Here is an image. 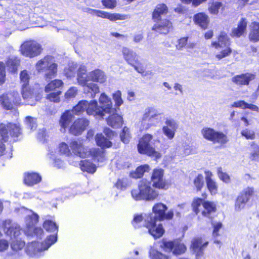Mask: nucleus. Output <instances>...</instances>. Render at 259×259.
Returning <instances> with one entry per match:
<instances>
[{
	"label": "nucleus",
	"instance_id": "obj_1",
	"mask_svg": "<svg viewBox=\"0 0 259 259\" xmlns=\"http://www.w3.org/2000/svg\"><path fill=\"white\" fill-rule=\"evenodd\" d=\"M168 8L164 3L157 4L152 13V19L154 23L151 30L162 35H166L174 29L172 22L167 18L162 19V16L167 15Z\"/></svg>",
	"mask_w": 259,
	"mask_h": 259
},
{
	"label": "nucleus",
	"instance_id": "obj_2",
	"mask_svg": "<svg viewBox=\"0 0 259 259\" xmlns=\"http://www.w3.org/2000/svg\"><path fill=\"white\" fill-rule=\"evenodd\" d=\"M22 134V129L19 123H0V156L3 155L6 150L4 143L11 141L16 142Z\"/></svg>",
	"mask_w": 259,
	"mask_h": 259
},
{
	"label": "nucleus",
	"instance_id": "obj_3",
	"mask_svg": "<svg viewBox=\"0 0 259 259\" xmlns=\"http://www.w3.org/2000/svg\"><path fill=\"white\" fill-rule=\"evenodd\" d=\"M151 186L150 182L142 179L138 183V188L132 190L133 198L136 201L144 200L153 201L159 198L158 192Z\"/></svg>",
	"mask_w": 259,
	"mask_h": 259
},
{
	"label": "nucleus",
	"instance_id": "obj_4",
	"mask_svg": "<svg viewBox=\"0 0 259 259\" xmlns=\"http://www.w3.org/2000/svg\"><path fill=\"white\" fill-rule=\"evenodd\" d=\"M36 69L38 72H45L44 77L46 80L55 77L58 72V64L54 60V57L47 55L39 59L35 64Z\"/></svg>",
	"mask_w": 259,
	"mask_h": 259
},
{
	"label": "nucleus",
	"instance_id": "obj_5",
	"mask_svg": "<svg viewBox=\"0 0 259 259\" xmlns=\"http://www.w3.org/2000/svg\"><path fill=\"white\" fill-rule=\"evenodd\" d=\"M202 205L203 210L201 211L203 217L212 220L211 215L217 211V205L215 202L208 200H204L199 197L194 198L191 203V207L193 212L198 215L200 212V206Z\"/></svg>",
	"mask_w": 259,
	"mask_h": 259
},
{
	"label": "nucleus",
	"instance_id": "obj_6",
	"mask_svg": "<svg viewBox=\"0 0 259 259\" xmlns=\"http://www.w3.org/2000/svg\"><path fill=\"white\" fill-rule=\"evenodd\" d=\"M217 41H213L211 42V46L214 47L216 49L222 47L224 45L225 48L222 50L215 56V57L219 61L223 58L230 56L232 53L233 50L231 48V41L227 33L225 31H221L217 36Z\"/></svg>",
	"mask_w": 259,
	"mask_h": 259
},
{
	"label": "nucleus",
	"instance_id": "obj_7",
	"mask_svg": "<svg viewBox=\"0 0 259 259\" xmlns=\"http://www.w3.org/2000/svg\"><path fill=\"white\" fill-rule=\"evenodd\" d=\"M153 136L150 134H144L141 137L137 144V150L141 154L147 155L148 156L159 159L161 157L160 153L156 151L155 149L151 145Z\"/></svg>",
	"mask_w": 259,
	"mask_h": 259
},
{
	"label": "nucleus",
	"instance_id": "obj_8",
	"mask_svg": "<svg viewBox=\"0 0 259 259\" xmlns=\"http://www.w3.org/2000/svg\"><path fill=\"white\" fill-rule=\"evenodd\" d=\"M90 80L87 75V69L84 66H80L77 70V81L78 83L84 88L86 94H90L94 98L96 95L99 93V88L94 83H88Z\"/></svg>",
	"mask_w": 259,
	"mask_h": 259
},
{
	"label": "nucleus",
	"instance_id": "obj_9",
	"mask_svg": "<svg viewBox=\"0 0 259 259\" xmlns=\"http://www.w3.org/2000/svg\"><path fill=\"white\" fill-rule=\"evenodd\" d=\"M160 247L165 252H171L176 256L183 255L187 250L186 245L179 239L172 240L162 239Z\"/></svg>",
	"mask_w": 259,
	"mask_h": 259
},
{
	"label": "nucleus",
	"instance_id": "obj_10",
	"mask_svg": "<svg viewBox=\"0 0 259 259\" xmlns=\"http://www.w3.org/2000/svg\"><path fill=\"white\" fill-rule=\"evenodd\" d=\"M20 54L29 58L40 55L43 51L42 46L34 39H28L23 42L20 47Z\"/></svg>",
	"mask_w": 259,
	"mask_h": 259
},
{
	"label": "nucleus",
	"instance_id": "obj_11",
	"mask_svg": "<svg viewBox=\"0 0 259 259\" xmlns=\"http://www.w3.org/2000/svg\"><path fill=\"white\" fill-rule=\"evenodd\" d=\"M0 104L5 110H11L22 105L21 98L17 91L5 93L0 95Z\"/></svg>",
	"mask_w": 259,
	"mask_h": 259
},
{
	"label": "nucleus",
	"instance_id": "obj_12",
	"mask_svg": "<svg viewBox=\"0 0 259 259\" xmlns=\"http://www.w3.org/2000/svg\"><path fill=\"white\" fill-rule=\"evenodd\" d=\"M122 53L126 63L133 67L135 70L141 74L146 72L145 68L139 59V56L136 52L126 47H123Z\"/></svg>",
	"mask_w": 259,
	"mask_h": 259
},
{
	"label": "nucleus",
	"instance_id": "obj_13",
	"mask_svg": "<svg viewBox=\"0 0 259 259\" xmlns=\"http://www.w3.org/2000/svg\"><path fill=\"white\" fill-rule=\"evenodd\" d=\"M203 137L214 144L225 145L229 141L227 136L224 133L217 131L213 128L205 127L201 130Z\"/></svg>",
	"mask_w": 259,
	"mask_h": 259
},
{
	"label": "nucleus",
	"instance_id": "obj_14",
	"mask_svg": "<svg viewBox=\"0 0 259 259\" xmlns=\"http://www.w3.org/2000/svg\"><path fill=\"white\" fill-rule=\"evenodd\" d=\"M164 171L161 168H154L151 174L150 181L153 188L161 190H166L170 184L164 177Z\"/></svg>",
	"mask_w": 259,
	"mask_h": 259
},
{
	"label": "nucleus",
	"instance_id": "obj_15",
	"mask_svg": "<svg viewBox=\"0 0 259 259\" xmlns=\"http://www.w3.org/2000/svg\"><path fill=\"white\" fill-rule=\"evenodd\" d=\"M157 221L153 215L150 214L145 219L144 225V226L148 229L149 233L155 239L161 237L165 232L161 224L156 225Z\"/></svg>",
	"mask_w": 259,
	"mask_h": 259
},
{
	"label": "nucleus",
	"instance_id": "obj_16",
	"mask_svg": "<svg viewBox=\"0 0 259 259\" xmlns=\"http://www.w3.org/2000/svg\"><path fill=\"white\" fill-rule=\"evenodd\" d=\"M255 191L252 187H247L244 189L237 197L234 204L235 210L240 211L245 207L246 204L250 199L255 196Z\"/></svg>",
	"mask_w": 259,
	"mask_h": 259
},
{
	"label": "nucleus",
	"instance_id": "obj_17",
	"mask_svg": "<svg viewBox=\"0 0 259 259\" xmlns=\"http://www.w3.org/2000/svg\"><path fill=\"white\" fill-rule=\"evenodd\" d=\"M167 209L166 205L162 203L155 204L152 207V211L155 214L153 217L155 218V220L162 221L165 220H171L174 217V211L170 210L166 213Z\"/></svg>",
	"mask_w": 259,
	"mask_h": 259
},
{
	"label": "nucleus",
	"instance_id": "obj_18",
	"mask_svg": "<svg viewBox=\"0 0 259 259\" xmlns=\"http://www.w3.org/2000/svg\"><path fill=\"white\" fill-rule=\"evenodd\" d=\"M89 124L90 121L87 118H78L69 127V133L75 136L80 135L87 128Z\"/></svg>",
	"mask_w": 259,
	"mask_h": 259
},
{
	"label": "nucleus",
	"instance_id": "obj_19",
	"mask_svg": "<svg viewBox=\"0 0 259 259\" xmlns=\"http://www.w3.org/2000/svg\"><path fill=\"white\" fill-rule=\"evenodd\" d=\"M208 244V241L203 242L201 237H195L192 241L190 249L196 259H201L204 255V248Z\"/></svg>",
	"mask_w": 259,
	"mask_h": 259
},
{
	"label": "nucleus",
	"instance_id": "obj_20",
	"mask_svg": "<svg viewBox=\"0 0 259 259\" xmlns=\"http://www.w3.org/2000/svg\"><path fill=\"white\" fill-rule=\"evenodd\" d=\"M69 147L72 155L74 154L82 158H87L88 156L87 155L88 148L84 146L82 139H77L71 140L69 143Z\"/></svg>",
	"mask_w": 259,
	"mask_h": 259
},
{
	"label": "nucleus",
	"instance_id": "obj_21",
	"mask_svg": "<svg viewBox=\"0 0 259 259\" xmlns=\"http://www.w3.org/2000/svg\"><path fill=\"white\" fill-rule=\"evenodd\" d=\"M158 115L157 111L154 108L152 107L147 108L141 120L142 130H147L152 126L153 125V119Z\"/></svg>",
	"mask_w": 259,
	"mask_h": 259
},
{
	"label": "nucleus",
	"instance_id": "obj_22",
	"mask_svg": "<svg viewBox=\"0 0 259 259\" xmlns=\"http://www.w3.org/2000/svg\"><path fill=\"white\" fill-rule=\"evenodd\" d=\"M2 228L5 234L11 237L16 238L21 233V228L17 225L12 224L11 221L9 220H6L3 222Z\"/></svg>",
	"mask_w": 259,
	"mask_h": 259
},
{
	"label": "nucleus",
	"instance_id": "obj_23",
	"mask_svg": "<svg viewBox=\"0 0 259 259\" xmlns=\"http://www.w3.org/2000/svg\"><path fill=\"white\" fill-rule=\"evenodd\" d=\"M255 78V74L245 73L236 75L232 78V81L237 85H248L251 80Z\"/></svg>",
	"mask_w": 259,
	"mask_h": 259
},
{
	"label": "nucleus",
	"instance_id": "obj_24",
	"mask_svg": "<svg viewBox=\"0 0 259 259\" xmlns=\"http://www.w3.org/2000/svg\"><path fill=\"white\" fill-rule=\"evenodd\" d=\"M87 113L89 115H93L103 118L105 113L103 109V107L98 105L96 100H92L89 103L88 102Z\"/></svg>",
	"mask_w": 259,
	"mask_h": 259
},
{
	"label": "nucleus",
	"instance_id": "obj_25",
	"mask_svg": "<svg viewBox=\"0 0 259 259\" xmlns=\"http://www.w3.org/2000/svg\"><path fill=\"white\" fill-rule=\"evenodd\" d=\"M194 24L203 30L207 29L209 27L210 20L208 16L204 12H199L195 14L193 17Z\"/></svg>",
	"mask_w": 259,
	"mask_h": 259
},
{
	"label": "nucleus",
	"instance_id": "obj_26",
	"mask_svg": "<svg viewBox=\"0 0 259 259\" xmlns=\"http://www.w3.org/2000/svg\"><path fill=\"white\" fill-rule=\"evenodd\" d=\"M91 10L97 17L104 19H107L111 21L123 20L126 18V15H121L118 13H110L107 12L95 9H91Z\"/></svg>",
	"mask_w": 259,
	"mask_h": 259
},
{
	"label": "nucleus",
	"instance_id": "obj_27",
	"mask_svg": "<svg viewBox=\"0 0 259 259\" xmlns=\"http://www.w3.org/2000/svg\"><path fill=\"white\" fill-rule=\"evenodd\" d=\"M105 151L99 148L88 149L87 157H91L92 160L96 162H102L105 159Z\"/></svg>",
	"mask_w": 259,
	"mask_h": 259
},
{
	"label": "nucleus",
	"instance_id": "obj_28",
	"mask_svg": "<svg viewBox=\"0 0 259 259\" xmlns=\"http://www.w3.org/2000/svg\"><path fill=\"white\" fill-rule=\"evenodd\" d=\"M110 115L106 119L107 124L113 128L121 127L123 124V119L121 115L115 112Z\"/></svg>",
	"mask_w": 259,
	"mask_h": 259
},
{
	"label": "nucleus",
	"instance_id": "obj_29",
	"mask_svg": "<svg viewBox=\"0 0 259 259\" xmlns=\"http://www.w3.org/2000/svg\"><path fill=\"white\" fill-rule=\"evenodd\" d=\"M204 173L206 187L211 195H215L218 193V185L217 183L212 179V174L209 170H205Z\"/></svg>",
	"mask_w": 259,
	"mask_h": 259
},
{
	"label": "nucleus",
	"instance_id": "obj_30",
	"mask_svg": "<svg viewBox=\"0 0 259 259\" xmlns=\"http://www.w3.org/2000/svg\"><path fill=\"white\" fill-rule=\"evenodd\" d=\"M248 22L245 18H241L239 21L237 27L232 30L231 35L233 37L239 38L243 35L247 30Z\"/></svg>",
	"mask_w": 259,
	"mask_h": 259
},
{
	"label": "nucleus",
	"instance_id": "obj_31",
	"mask_svg": "<svg viewBox=\"0 0 259 259\" xmlns=\"http://www.w3.org/2000/svg\"><path fill=\"white\" fill-rule=\"evenodd\" d=\"M99 102L103 107V109L105 113H110L112 111H116V108H113L112 102L105 93H102L99 98Z\"/></svg>",
	"mask_w": 259,
	"mask_h": 259
},
{
	"label": "nucleus",
	"instance_id": "obj_32",
	"mask_svg": "<svg viewBox=\"0 0 259 259\" xmlns=\"http://www.w3.org/2000/svg\"><path fill=\"white\" fill-rule=\"evenodd\" d=\"M41 180V176L36 172H25L24 175L23 183L28 186H33Z\"/></svg>",
	"mask_w": 259,
	"mask_h": 259
},
{
	"label": "nucleus",
	"instance_id": "obj_33",
	"mask_svg": "<svg viewBox=\"0 0 259 259\" xmlns=\"http://www.w3.org/2000/svg\"><path fill=\"white\" fill-rule=\"evenodd\" d=\"M88 77L90 80L100 83H103L106 81L105 73L100 69H95L90 72Z\"/></svg>",
	"mask_w": 259,
	"mask_h": 259
},
{
	"label": "nucleus",
	"instance_id": "obj_34",
	"mask_svg": "<svg viewBox=\"0 0 259 259\" xmlns=\"http://www.w3.org/2000/svg\"><path fill=\"white\" fill-rule=\"evenodd\" d=\"M21 60L19 57L12 56L7 58L5 64L10 72L15 73L17 72Z\"/></svg>",
	"mask_w": 259,
	"mask_h": 259
},
{
	"label": "nucleus",
	"instance_id": "obj_35",
	"mask_svg": "<svg viewBox=\"0 0 259 259\" xmlns=\"http://www.w3.org/2000/svg\"><path fill=\"white\" fill-rule=\"evenodd\" d=\"M248 39L252 42L259 41V22H253L250 26Z\"/></svg>",
	"mask_w": 259,
	"mask_h": 259
},
{
	"label": "nucleus",
	"instance_id": "obj_36",
	"mask_svg": "<svg viewBox=\"0 0 259 259\" xmlns=\"http://www.w3.org/2000/svg\"><path fill=\"white\" fill-rule=\"evenodd\" d=\"M73 115L69 110H65L61 115L59 119V123L62 128L65 129L71 122Z\"/></svg>",
	"mask_w": 259,
	"mask_h": 259
},
{
	"label": "nucleus",
	"instance_id": "obj_37",
	"mask_svg": "<svg viewBox=\"0 0 259 259\" xmlns=\"http://www.w3.org/2000/svg\"><path fill=\"white\" fill-rule=\"evenodd\" d=\"M96 144L102 149L109 148L112 147V143L109 139L105 137L102 133H98L95 136Z\"/></svg>",
	"mask_w": 259,
	"mask_h": 259
},
{
	"label": "nucleus",
	"instance_id": "obj_38",
	"mask_svg": "<svg viewBox=\"0 0 259 259\" xmlns=\"http://www.w3.org/2000/svg\"><path fill=\"white\" fill-rule=\"evenodd\" d=\"M21 94L24 100H30L35 97V92L34 89L29 84H22Z\"/></svg>",
	"mask_w": 259,
	"mask_h": 259
},
{
	"label": "nucleus",
	"instance_id": "obj_39",
	"mask_svg": "<svg viewBox=\"0 0 259 259\" xmlns=\"http://www.w3.org/2000/svg\"><path fill=\"white\" fill-rule=\"evenodd\" d=\"M88 106V101L86 100H81L74 106L71 110L73 114L76 115H80L82 114L85 111H87Z\"/></svg>",
	"mask_w": 259,
	"mask_h": 259
},
{
	"label": "nucleus",
	"instance_id": "obj_40",
	"mask_svg": "<svg viewBox=\"0 0 259 259\" xmlns=\"http://www.w3.org/2000/svg\"><path fill=\"white\" fill-rule=\"evenodd\" d=\"M79 165L81 170L89 173L93 174L97 169L95 164L88 160L80 161Z\"/></svg>",
	"mask_w": 259,
	"mask_h": 259
},
{
	"label": "nucleus",
	"instance_id": "obj_41",
	"mask_svg": "<svg viewBox=\"0 0 259 259\" xmlns=\"http://www.w3.org/2000/svg\"><path fill=\"white\" fill-rule=\"evenodd\" d=\"M64 82L61 79H55L50 81L45 87V91L46 93L55 91L57 89L63 87Z\"/></svg>",
	"mask_w": 259,
	"mask_h": 259
},
{
	"label": "nucleus",
	"instance_id": "obj_42",
	"mask_svg": "<svg viewBox=\"0 0 259 259\" xmlns=\"http://www.w3.org/2000/svg\"><path fill=\"white\" fill-rule=\"evenodd\" d=\"M149 166L148 164L141 165L138 166L135 171L131 173V176L134 179H140L143 177L144 173L148 171Z\"/></svg>",
	"mask_w": 259,
	"mask_h": 259
},
{
	"label": "nucleus",
	"instance_id": "obj_43",
	"mask_svg": "<svg viewBox=\"0 0 259 259\" xmlns=\"http://www.w3.org/2000/svg\"><path fill=\"white\" fill-rule=\"evenodd\" d=\"M221 8H223V4L221 2L212 0L208 3V11L210 14L218 15Z\"/></svg>",
	"mask_w": 259,
	"mask_h": 259
},
{
	"label": "nucleus",
	"instance_id": "obj_44",
	"mask_svg": "<svg viewBox=\"0 0 259 259\" xmlns=\"http://www.w3.org/2000/svg\"><path fill=\"white\" fill-rule=\"evenodd\" d=\"M44 228L48 232L56 233L58 231V227L56 224L50 220H47L44 221L42 224Z\"/></svg>",
	"mask_w": 259,
	"mask_h": 259
},
{
	"label": "nucleus",
	"instance_id": "obj_45",
	"mask_svg": "<svg viewBox=\"0 0 259 259\" xmlns=\"http://www.w3.org/2000/svg\"><path fill=\"white\" fill-rule=\"evenodd\" d=\"M39 217L36 213H32L26 218V227L28 230H30L38 222Z\"/></svg>",
	"mask_w": 259,
	"mask_h": 259
},
{
	"label": "nucleus",
	"instance_id": "obj_46",
	"mask_svg": "<svg viewBox=\"0 0 259 259\" xmlns=\"http://www.w3.org/2000/svg\"><path fill=\"white\" fill-rule=\"evenodd\" d=\"M193 184L196 188L197 192H200L202 189L204 185L203 176L199 174L194 179Z\"/></svg>",
	"mask_w": 259,
	"mask_h": 259
},
{
	"label": "nucleus",
	"instance_id": "obj_47",
	"mask_svg": "<svg viewBox=\"0 0 259 259\" xmlns=\"http://www.w3.org/2000/svg\"><path fill=\"white\" fill-rule=\"evenodd\" d=\"M250 146L254 150L250 153L249 159L251 161H257L259 157V146L254 141L251 142Z\"/></svg>",
	"mask_w": 259,
	"mask_h": 259
},
{
	"label": "nucleus",
	"instance_id": "obj_48",
	"mask_svg": "<svg viewBox=\"0 0 259 259\" xmlns=\"http://www.w3.org/2000/svg\"><path fill=\"white\" fill-rule=\"evenodd\" d=\"M62 92L61 91L50 93L47 95L46 99L52 102L59 103L60 102V96L62 94Z\"/></svg>",
	"mask_w": 259,
	"mask_h": 259
},
{
	"label": "nucleus",
	"instance_id": "obj_49",
	"mask_svg": "<svg viewBox=\"0 0 259 259\" xmlns=\"http://www.w3.org/2000/svg\"><path fill=\"white\" fill-rule=\"evenodd\" d=\"M112 98L115 102V107L118 108L123 103L121 98V92L119 90L116 91L112 94Z\"/></svg>",
	"mask_w": 259,
	"mask_h": 259
},
{
	"label": "nucleus",
	"instance_id": "obj_50",
	"mask_svg": "<svg viewBox=\"0 0 259 259\" xmlns=\"http://www.w3.org/2000/svg\"><path fill=\"white\" fill-rule=\"evenodd\" d=\"M59 151L60 153L65 155L67 156L72 155L69 145H68L65 142H62L60 144L59 146Z\"/></svg>",
	"mask_w": 259,
	"mask_h": 259
},
{
	"label": "nucleus",
	"instance_id": "obj_51",
	"mask_svg": "<svg viewBox=\"0 0 259 259\" xmlns=\"http://www.w3.org/2000/svg\"><path fill=\"white\" fill-rule=\"evenodd\" d=\"M20 82L22 84H29L30 75L26 70L21 71L19 74Z\"/></svg>",
	"mask_w": 259,
	"mask_h": 259
},
{
	"label": "nucleus",
	"instance_id": "obj_52",
	"mask_svg": "<svg viewBox=\"0 0 259 259\" xmlns=\"http://www.w3.org/2000/svg\"><path fill=\"white\" fill-rule=\"evenodd\" d=\"M25 246V243L22 240L16 239L11 243L12 248L13 250L18 251L22 249Z\"/></svg>",
	"mask_w": 259,
	"mask_h": 259
},
{
	"label": "nucleus",
	"instance_id": "obj_53",
	"mask_svg": "<svg viewBox=\"0 0 259 259\" xmlns=\"http://www.w3.org/2000/svg\"><path fill=\"white\" fill-rule=\"evenodd\" d=\"M241 135L247 140H253L255 138V134L254 131L248 128L243 130Z\"/></svg>",
	"mask_w": 259,
	"mask_h": 259
},
{
	"label": "nucleus",
	"instance_id": "obj_54",
	"mask_svg": "<svg viewBox=\"0 0 259 259\" xmlns=\"http://www.w3.org/2000/svg\"><path fill=\"white\" fill-rule=\"evenodd\" d=\"M6 80V66L3 61H0V85H3Z\"/></svg>",
	"mask_w": 259,
	"mask_h": 259
},
{
	"label": "nucleus",
	"instance_id": "obj_55",
	"mask_svg": "<svg viewBox=\"0 0 259 259\" xmlns=\"http://www.w3.org/2000/svg\"><path fill=\"white\" fill-rule=\"evenodd\" d=\"M217 173L218 175V176L220 180H221L222 181H223L225 183H229L230 181V177L229 176V175L226 173L222 171V168L221 167H219L217 169Z\"/></svg>",
	"mask_w": 259,
	"mask_h": 259
},
{
	"label": "nucleus",
	"instance_id": "obj_56",
	"mask_svg": "<svg viewBox=\"0 0 259 259\" xmlns=\"http://www.w3.org/2000/svg\"><path fill=\"white\" fill-rule=\"evenodd\" d=\"M130 131L128 128L126 126H124L120 133V139L121 141H122L124 143H127L129 141L130 137Z\"/></svg>",
	"mask_w": 259,
	"mask_h": 259
},
{
	"label": "nucleus",
	"instance_id": "obj_57",
	"mask_svg": "<svg viewBox=\"0 0 259 259\" xmlns=\"http://www.w3.org/2000/svg\"><path fill=\"white\" fill-rule=\"evenodd\" d=\"M114 186L119 190L125 189L127 186V179H118L114 184Z\"/></svg>",
	"mask_w": 259,
	"mask_h": 259
},
{
	"label": "nucleus",
	"instance_id": "obj_58",
	"mask_svg": "<svg viewBox=\"0 0 259 259\" xmlns=\"http://www.w3.org/2000/svg\"><path fill=\"white\" fill-rule=\"evenodd\" d=\"M77 89L75 87L70 88L65 93V98L66 99H69L74 98L77 94Z\"/></svg>",
	"mask_w": 259,
	"mask_h": 259
},
{
	"label": "nucleus",
	"instance_id": "obj_59",
	"mask_svg": "<svg viewBox=\"0 0 259 259\" xmlns=\"http://www.w3.org/2000/svg\"><path fill=\"white\" fill-rule=\"evenodd\" d=\"M102 5L108 9H114L117 5L116 0H102Z\"/></svg>",
	"mask_w": 259,
	"mask_h": 259
},
{
	"label": "nucleus",
	"instance_id": "obj_60",
	"mask_svg": "<svg viewBox=\"0 0 259 259\" xmlns=\"http://www.w3.org/2000/svg\"><path fill=\"white\" fill-rule=\"evenodd\" d=\"M143 221V217L142 214H137L135 215L132 224L135 228H138L140 227V224Z\"/></svg>",
	"mask_w": 259,
	"mask_h": 259
},
{
	"label": "nucleus",
	"instance_id": "obj_61",
	"mask_svg": "<svg viewBox=\"0 0 259 259\" xmlns=\"http://www.w3.org/2000/svg\"><path fill=\"white\" fill-rule=\"evenodd\" d=\"M212 226L213 228L212 236L214 237H217L220 235L219 230L222 228V223L220 222H217L216 223H212Z\"/></svg>",
	"mask_w": 259,
	"mask_h": 259
},
{
	"label": "nucleus",
	"instance_id": "obj_62",
	"mask_svg": "<svg viewBox=\"0 0 259 259\" xmlns=\"http://www.w3.org/2000/svg\"><path fill=\"white\" fill-rule=\"evenodd\" d=\"M162 131L164 134L169 139H172L175 135L176 130L170 128L167 126H163Z\"/></svg>",
	"mask_w": 259,
	"mask_h": 259
},
{
	"label": "nucleus",
	"instance_id": "obj_63",
	"mask_svg": "<svg viewBox=\"0 0 259 259\" xmlns=\"http://www.w3.org/2000/svg\"><path fill=\"white\" fill-rule=\"evenodd\" d=\"M188 37H183L180 38L178 41V44L176 45L177 48L179 50H181L185 47L187 44Z\"/></svg>",
	"mask_w": 259,
	"mask_h": 259
},
{
	"label": "nucleus",
	"instance_id": "obj_64",
	"mask_svg": "<svg viewBox=\"0 0 259 259\" xmlns=\"http://www.w3.org/2000/svg\"><path fill=\"white\" fill-rule=\"evenodd\" d=\"M104 133L106 136L107 138L108 139H112L114 138V136H117L116 133L108 127H106L104 128L103 131Z\"/></svg>",
	"mask_w": 259,
	"mask_h": 259
}]
</instances>
